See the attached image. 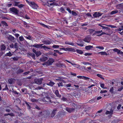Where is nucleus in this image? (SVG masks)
Here are the masks:
<instances>
[{
	"mask_svg": "<svg viewBox=\"0 0 123 123\" xmlns=\"http://www.w3.org/2000/svg\"><path fill=\"white\" fill-rule=\"evenodd\" d=\"M8 81L9 84H12L15 82V80L11 78L8 79Z\"/></svg>",
	"mask_w": 123,
	"mask_h": 123,
	"instance_id": "nucleus-18",
	"label": "nucleus"
},
{
	"mask_svg": "<svg viewBox=\"0 0 123 123\" xmlns=\"http://www.w3.org/2000/svg\"><path fill=\"white\" fill-rule=\"evenodd\" d=\"M54 62V60L53 59L51 58L49 59L47 62H45L43 64L44 65H46L47 66L50 65H51Z\"/></svg>",
	"mask_w": 123,
	"mask_h": 123,
	"instance_id": "nucleus-3",
	"label": "nucleus"
},
{
	"mask_svg": "<svg viewBox=\"0 0 123 123\" xmlns=\"http://www.w3.org/2000/svg\"><path fill=\"white\" fill-rule=\"evenodd\" d=\"M117 9H123V4L118 5L117 6Z\"/></svg>",
	"mask_w": 123,
	"mask_h": 123,
	"instance_id": "nucleus-19",
	"label": "nucleus"
},
{
	"mask_svg": "<svg viewBox=\"0 0 123 123\" xmlns=\"http://www.w3.org/2000/svg\"><path fill=\"white\" fill-rule=\"evenodd\" d=\"M1 85L2 86V87L3 88H4L5 87V88L3 89V90H8V88L7 87V85L6 84L1 83Z\"/></svg>",
	"mask_w": 123,
	"mask_h": 123,
	"instance_id": "nucleus-12",
	"label": "nucleus"
},
{
	"mask_svg": "<svg viewBox=\"0 0 123 123\" xmlns=\"http://www.w3.org/2000/svg\"><path fill=\"white\" fill-rule=\"evenodd\" d=\"M57 111V110L56 109L54 110H53L50 115L51 117H53L55 116L56 113V111Z\"/></svg>",
	"mask_w": 123,
	"mask_h": 123,
	"instance_id": "nucleus-21",
	"label": "nucleus"
},
{
	"mask_svg": "<svg viewBox=\"0 0 123 123\" xmlns=\"http://www.w3.org/2000/svg\"><path fill=\"white\" fill-rule=\"evenodd\" d=\"M81 43H77V44L79 46H80L81 47H82L84 45V43H83V42L81 41Z\"/></svg>",
	"mask_w": 123,
	"mask_h": 123,
	"instance_id": "nucleus-47",
	"label": "nucleus"
},
{
	"mask_svg": "<svg viewBox=\"0 0 123 123\" xmlns=\"http://www.w3.org/2000/svg\"><path fill=\"white\" fill-rule=\"evenodd\" d=\"M120 121V120H114L112 122V123H118Z\"/></svg>",
	"mask_w": 123,
	"mask_h": 123,
	"instance_id": "nucleus-36",
	"label": "nucleus"
},
{
	"mask_svg": "<svg viewBox=\"0 0 123 123\" xmlns=\"http://www.w3.org/2000/svg\"><path fill=\"white\" fill-rule=\"evenodd\" d=\"M11 12L15 14H18V11L16 8L12 7L10 9Z\"/></svg>",
	"mask_w": 123,
	"mask_h": 123,
	"instance_id": "nucleus-4",
	"label": "nucleus"
},
{
	"mask_svg": "<svg viewBox=\"0 0 123 123\" xmlns=\"http://www.w3.org/2000/svg\"><path fill=\"white\" fill-rule=\"evenodd\" d=\"M42 42L44 44L46 45H49L51 43V41H49L48 40L43 41Z\"/></svg>",
	"mask_w": 123,
	"mask_h": 123,
	"instance_id": "nucleus-15",
	"label": "nucleus"
},
{
	"mask_svg": "<svg viewBox=\"0 0 123 123\" xmlns=\"http://www.w3.org/2000/svg\"><path fill=\"white\" fill-rule=\"evenodd\" d=\"M25 37L27 39H28L29 40H31V37L30 36H28V37L25 36Z\"/></svg>",
	"mask_w": 123,
	"mask_h": 123,
	"instance_id": "nucleus-64",
	"label": "nucleus"
},
{
	"mask_svg": "<svg viewBox=\"0 0 123 123\" xmlns=\"http://www.w3.org/2000/svg\"><path fill=\"white\" fill-rule=\"evenodd\" d=\"M54 51L55 52H56L58 53V54H59V55H62V53L60 52L58 50H54Z\"/></svg>",
	"mask_w": 123,
	"mask_h": 123,
	"instance_id": "nucleus-49",
	"label": "nucleus"
},
{
	"mask_svg": "<svg viewBox=\"0 0 123 123\" xmlns=\"http://www.w3.org/2000/svg\"><path fill=\"white\" fill-rule=\"evenodd\" d=\"M19 39L20 41H23L24 40V38L22 36H20L19 37Z\"/></svg>",
	"mask_w": 123,
	"mask_h": 123,
	"instance_id": "nucleus-54",
	"label": "nucleus"
},
{
	"mask_svg": "<svg viewBox=\"0 0 123 123\" xmlns=\"http://www.w3.org/2000/svg\"><path fill=\"white\" fill-rule=\"evenodd\" d=\"M95 102V100L94 99H92L90 100L89 101V102L91 103H92Z\"/></svg>",
	"mask_w": 123,
	"mask_h": 123,
	"instance_id": "nucleus-50",
	"label": "nucleus"
},
{
	"mask_svg": "<svg viewBox=\"0 0 123 123\" xmlns=\"http://www.w3.org/2000/svg\"><path fill=\"white\" fill-rule=\"evenodd\" d=\"M60 45H54V44L52 47L53 48H54L55 49L58 48L59 47Z\"/></svg>",
	"mask_w": 123,
	"mask_h": 123,
	"instance_id": "nucleus-41",
	"label": "nucleus"
},
{
	"mask_svg": "<svg viewBox=\"0 0 123 123\" xmlns=\"http://www.w3.org/2000/svg\"><path fill=\"white\" fill-rule=\"evenodd\" d=\"M24 70L22 69H19L17 71V72L18 74H20L23 72Z\"/></svg>",
	"mask_w": 123,
	"mask_h": 123,
	"instance_id": "nucleus-34",
	"label": "nucleus"
},
{
	"mask_svg": "<svg viewBox=\"0 0 123 123\" xmlns=\"http://www.w3.org/2000/svg\"><path fill=\"white\" fill-rule=\"evenodd\" d=\"M31 7L34 9H36L38 6L36 3L34 2H31Z\"/></svg>",
	"mask_w": 123,
	"mask_h": 123,
	"instance_id": "nucleus-9",
	"label": "nucleus"
},
{
	"mask_svg": "<svg viewBox=\"0 0 123 123\" xmlns=\"http://www.w3.org/2000/svg\"><path fill=\"white\" fill-rule=\"evenodd\" d=\"M1 12H3L5 13H6L7 12V11L6 8H4L2 10H0Z\"/></svg>",
	"mask_w": 123,
	"mask_h": 123,
	"instance_id": "nucleus-31",
	"label": "nucleus"
},
{
	"mask_svg": "<svg viewBox=\"0 0 123 123\" xmlns=\"http://www.w3.org/2000/svg\"><path fill=\"white\" fill-rule=\"evenodd\" d=\"M108 26L109 27H110L111 28H116V26L112 25H108Z\"/></svg>",
	"mask_w": 123,
	"mask_h": 123,
	"instance_id": "nucleus-61",
	"label": "nucleus"
},
{
	"mask_svg": "<svg viewBox=\"0 0 123 123\" xmlns=\"http://www.w3.org/2000/svg\"><path fill=\"white\" fill-rule=\"evenodd\" d=\"M1 23L2 24H3L4 25H5L6 26H7V23L5 21H2L1 22Z\"/></svg>",
	"mask_w": 123,
	"mask_h": 123,
	"instance_id": "nucleus-51",
	"label": "nucleus"
},
{
	"mask_svg": "<svg viewBox=\"0 0 123 123\" xmlns=\"http://www.w3.org/2000/svg\"><path fill=\"white\" fill-rule=\"evenodd\" d=\"M8 38L11 41H12L14 40V38L13 36H12L11 35H10L8 37Z\"/></svg>",
	"mask_w": 123,
	"mask_h": 123,
	"instance_id": "nucleus-27",
	"label": "nucleus"
},
{
	"mask_svg": "<svg viewBox=\"0 0 123 123\" xmlns=\"http://www.w3.org/2000/svg\"><path fill=\"white\" fill-rule=\"evenodd\" d=\"M111 109L110 111H107L105 114L106 115L109 114L111 116V115L113 113V110L112 109V108H111Z\"/></svg>",
	"mask_w": 123,
	"mask_h": 123,
	"instance_id": "nucleus-14",
	"label": "nucleus"
},
{
	"mask_svg": "<svg viewBox=\"0 0 123 123\" xmlns=\"http://www.w3.org/2000/svg\"><path fill=\"white\" fill-rule=\"evenodd\" d=\"M42 48H43L45 50H46L48 49H50L51 48H50L47 46L45 45L43 46Z\"/></svg>",
	"mask_w": 123,
	"mask_h": 123,
	"instance_id": "nucleus-25",
	"label": "nucleus"
},
{
	"mask_svg": "<svg viewBox=\"0 0 123 123\" xmlns=\"http://www.w3.org/2000/svg\"><path fill=\"white\" fill-rule=\"evenodd\" d=\"M20 2H15L14 3V6H18L19 4H20Z\"/></svg>",
	"mask_w": 123,
	"mask_h": 123,
	"instance_id": "nucleus-40",
	"label": "nucleus"
},
{
	"mask_svg": "<svg viewBox=\"0 0 123 123\" xmlns=\"http://www.w3.org/2000/svg\"><path fill=\"white\" fill-rule=\"evenodd\" d=\"M114 88H115V87H111L110 88V91L111 93H113V90Z\"/></svg>",
	"mask_w": 123,
	"mask_h": 123,
	"instance_id": "nucleus-39",
	"label": "nucleus"
},
{
	"mask_svg": "<svg viewBox=\"0 0 123 123\" xmlns=\"http://www.w3.org/2000/svg\"><path fill=\"white\" fill-rule=\"evenodd\" d=\"M50 112L48 110L41 111L39 114L38 117L40 119L48 118L50 117Z\"/></svg>",
	"mask_w": 123,
	"mask_h": 123,
	"instance_id": "nucleus-1",
	"label": "nucleus"
},
{
	"mask_svg": "<svg viewBox=\"0 0 123 123\" xmlns=\"http://www.w3.org/2000/svg\"><path fill=\"white\" fill-rule=\"evenodd\" d=\"M43 79H36L34 80V82L37 84H41Z\"/></svg>",
	"mask_w": 123,
	"mask_h": 123,
	"instance_id": "nucleus-7",
	"label": "nucleus"
},
{
	"mask_svg": "<svg viewBox=\"0 0 123 123\" xmlns=\"http://www.w3.org/2000/svg\"><path fill=\"white\" fill-rule=\"evenodd\" d=\"M107 92V91L106 90H101L100 92V93H104L105 92Z\"/></svg>",
	"mask_w": 123,
	"mask_h": 123,
	"instance_id": "nucleus-52",
	"label": "nucleus"
},
{
	"mask_svg": "<svg viewBox=\"0 0 123 123\" xmlns=\"http://www.w3.org/2000/svg\"><path fill=\"white\" fill-rule=\"evenodd\" d=\"M33 52L36 54L37 57H38L41 54V52L40 51H36L35 50L33 49L32 50Z\"/></svg>",
	"mask_w": 123,
	"mask_h": 123,
	"instance_id": "nucleus-13",
	"label": "nucleus"
},
{
	"mask_svg": "<svg viewBox=\"0 0 123 123\" xmlns=\"http://www.w3.org/2000/svg\"><path fill=\"white\" fill-rule=\"evenodd\" d=\"M71 84H65L64 85V86L65 87L67 88V87H70L71 86Z\"/></svg>",
	"mask_w": 123,
	"mask_h": 123,
	"instance_id": "nucleus-45",
	"label": "nucleus"
},
{
	"mask_svg": "<svg viewBox=\"0 0 123 123\" xmlns=\"http://www.w3.org/2000/svg\"><path fill=\"white\" fill-rule=\"evenodd\" d=\"M123 89V86H121L118 89V91H121Z\"/></svg>",
	"mask_w": 123,
	"mask_h": 123,
	"instance_id": "nucleus-55",
	"label": "nucleus"
},
{
	"mask_svg": "<svg viewBox=\"0 0 123 123\" xmlns=\"http://www.w3.org/2000/svg\"><path fill=\"white\" fill-rule=\"evenodd\" d=\"M58 116L59 117H63L65 115V113L63 112H58Z\"/></svg>",
	"mask_w": 123,
	"mask_h": 123,
	"instance_id": "nucleus-20",
	"label": "nucleus"
},
{
	"mask_svg": "<svg viewBox=\"0 0 123 123\" xmlns=\"http://www.w3.org/2000/svg\"><path fill=\"white\" fill-rule=\"evenodd\" d=\"M72 14L73 15H74L75 16H76L77 15V14L74 12L72 11Z\"/></svg>",
	"mask_w": 123,
	"mask_h": 123,
	"instance_id": "nucleus-56",
	"label": "nucleus"
},
{
	"mask_svg": "<svg viewBox=\"0 0 123 123\" xmlns=\"http://www.w3.org/2000/svg\"><path fill=\"white\" fill-rule=\"evenodd\" d=\"M91 37L90 36H88L86 37L85 38L83 39V40L85 42L89 43L91 40Z\"/></svg>",
	"mask_w": 123,
	"mask_h": 123,
	"instance_id": "nucleus-8",
	"label": "nucleus"
},
{
	"mask_svg": "<svg viewBox=\"0 0 123 123\" xmlns=\"http://www.w3.org/2000/svg\"><path fill=\"white\" fill-rule=\"evenodd\" d=\"M24 6V5L22 4H19L18 5V7L19 8H21L23 7Z\"/></svg>",
	"mask_w": 123,
	"mask_h": 123,
	"instance_id": "nucleus-59",
	"label": "nucleus"
},
{
	"mask_svg": "<svg viewBox=\"0 0 123 123\" xmlns=\"http://www.w3.org/2000/svg\"><path fill=\"white\" fill-rule=\"evenodd\" d=\"M97 76L103 80L104 79V78L103 77V76L102 75L99 74H97Z\"/></svg>",
	"mask_w": 123,
	"mask_h": 123,
	"instance_id": "nucleus-42",
	"label": "nucleus"
},
{
	"mask_svg": "<svg viewBox=\"0 0 123 123\" xmlns=\"http://www.w3.org/2000/svg\"><path fill=\"white\" fill-rule=\"evenodd\" d=\"M77 77L79 79H82L85 80L86 77L81 76H77Z\"/></svg>",
	"mask_w": 123,
	"mask_h": 123,
	"instance_id": "nucleus-38",
	"label": "nucleus"
},
{
	"mask_svg": "<svg viewBox=\"0 0 123 123\" xmlns=\"http://www.w3.org/2000/svg\"><path fill=\"white\" fill-rule=\"evenodd\" d=\"M42 95L44 98H43L42 100V101L45 102V103L46 104L53 103V101H52L50 99V97L48 93H43Z\"/></svg>",
	"mask_w": 123,
	"mask_h": 123,
	"instance_id": "nucleus-2",
	"label": "nucleus"
},
{
	"mask_svg": "<svg viewBox=\"0 0 123 123\" xmlns=\"http://www.w3.org/2000/svg\"><path fill=\"white\" fill-rule=\"evenodd\" d=\"M65 43L66 44H68L73 46H74V44L73 43L69 42L68 41H66L65 42Z\"/></svg>",
	"mask_w": 123,
	"mask_h": 123,
	"instance_id": "nucleus-26",
	"label": "nucleus"
},
{
	"mask_svg": "<svg viewBox=\"0 0 123 123\" xmlns=\"http://www.w3.org/2000/svg\"><path fill=\"white\" fill-rule=\"evenodd\" d=\"M66 109L67 111L69 113L73 112L75 110L74 108H66Z\"/></svg>",
	"mask_w": 123,
	"mask_h": 123,
	"instance_id": "nucleus-16",
	"label": "nucleus"
},
{
	"mask_svg": "<svg viewBox=\"0 0 123 123\" xmlns=\"http://www.w3.org/2000/svg\"><path fill=\"white\" fill-rule=\"evenodd\" d=\"M81 105L80 104V105H79V104L77 105H75L76 106H74V107L75 108H76V107H78V108H79L80 107H82V106H81Z\"/></svg>",
	"mask_w": 123,
	"mask_h": 123,
	"instance_id": "nucleus-62",
	"label": "nucleus"
},
{
	"mask_svg": "<svg viewBox=\"0 0 123 123\" xmlns=\"http://www.w3.org/2000/svg\"><path fill=\"white\" fill-rule=\"evenodd\" d=\"M113 50L114 52H117L118 54H119V52H120V50L117 48H115L113 49Z\"/></svg>",
	"mask_w": 123,
	"mask_h": 123,
	"instance_id": "nucleus-35",
	"label": "nucleus"
},
{
	"mask_svg": "<svg viewBox=\"0 0 123 123\" xmlns=\"http://www.w3.org/2000/svg\"><path fill=\"white\" fill-rule=\"evenodd\" d=\"M96 48H98L100 49H104V48L102 46H96Z\"/></svg>",
	"mask_w": 123,
	"mask_h": 123,
	"instance_id": "nucleus-46",
	"label": "nucleus"
},
{
	"mask_svg": "<svg viewBox=\"0 0 123 123\" xmlns=\"http://www.w3.org/2000/svg\"><path fill=\"white\" fill-rule=\"evenodd\" d=\"M92 48L93 46L90 45H88L85 47V49L87 50H90Z\"/></svg>",
	"mask_w": 123,
	"mask_h": 123,
	"instance_id": "nucleus-24",
	"label": "nucleus"
},
{
	"mask_svg": "<svg viewBox=\"0 0 123 123\" xmlns=\"http://www.w3.org/2000/svg\"><path fill=\"white\" fill-rule=\"evenodd\" d=\"M55 83L52 81H50L49 82V83H47V85H48L49 86H53L54 84Z\"/></svg>",
	"mask_w": 123,
	"mask_h": 123,
	"instance_id": "nucleus-33",
	"label": "nucleus"
},
{
	"mask_svg": "<svg viewBox=\"0 0 123 123\" xmlns=\"http://www.w3.org/2000/svg\"><path fill=\"white\" fill-rule=\"evenodd\" d=\"M100 86L101 88H102L103 89L106 88V87H104L105 85L104 84L100 83Z\"/></svg>",
	"mask_w": 123,
	"mask_h": 123,
	"instance_id": "nucleus-43",
	"label": "nucleus"
},
{
	"mask_svg": "<svg viewBox=\"0 0 123 123\" xmlns=\"http://www.w3.org/2000/svg\"><path fill=\"white\" fill-rule=\"evenodd\" d=\"M60 11L61 12H62L64 11V9L63 7H61L60 9Z\"/></svg>",
	"mask_w": 123,
	"mask_h": 123,
	"instance_id": "nucleus-58",
	"label": "nucleus"
},
{
	"mask_svg": "<svg viewBox=\"0 0 123 123\" xmlns=\"http://www.w3.org/2000/svg\"><path fill=\"white\" fill-rule=\"evenodd\" d=\"M13 55V54H12L11 53L10 51H9V52L6 54V56L10 57L12 55Z\"/></svg>",
	"mask_w": 123,
	"mask_h": 123,
	"instance_id": "nucleus-37",
	"label": "nucleus"
},
{
	"mask_svg": "<svg viewBox=\"0 0 123 123\" xmlns=\"http://www.w3.org/2000/svg\"><path fill=\"white\" fill-rule=\"evenodd\" d=\"M62 3V2L61 1H58L57 3L53 2L52 3L50 4V6L55 5L59 6L61 5Z\"/></svg>",
	"mask_w": 123,
	"mask_h": 123,
	"instance_id": "nucleus-6",
	"label": "nucleus"
},
{
	"mask_svg": "<svg viewBox=\"0 0 123 123\" xmlns=\"http://www.w3.org/2000/svg\"><path fill=\"white\" fill-rule=\"evenodd\" d=\"M43 44H35L33 45V46L37 48H42V47Z\"/></svg>",
	"mask_w": 123,
	"mask_h": 123,
	"instance_id": "nucleus-10",
	"label": "nucleus"
},
{
	"mask_svg": "<svg viewBox=\"0 0 123 123\" xmlns=\"http://www.w3.org/2000/svg\"><path fill=\"white\" fill-rule=\"evenodd\" d=\"M13 59L14 61H17L18 59V58L17 56H16L13 57Z\"/></svg>",
	"mask_w": 123,
	"mask_h": 123,
	"instance_id": "nucleus-57",
	"label": "nucleus"
},
{
	"mask_svg": "<svg viewBox=\"0 0 123 123\" xmlns=\"http://www.w3.org/2000/svg\"><path fill=\"white\" fill-rule=\"evenodd\" d=\"M88 25V24L87 23H84L82 24H81V25L82 26H86Z\"/></svg>",
	"mask_w": 123,
	"mask_h": 123,
	"instance_id": "nucleus-63",
	"label": "nucleus"
},
{
	"mask_svg": "<svg viewBox=\"0 0 123 123\" xmlns=\"http://www.w3.org/2000/svg\"><path fill=\"white\" fill-rule=\"evenodd\" d=\"M57 84L59 87L61 86H63V84L62 82L58 83Z\"/></svg>",
	"mask_w": 123,
	"mask_h": 123,
	"instance_id": "nucleus-53",
	"label": "nucleus"
},
{
	"mask_svg": "<svg viewBox=\"0 0 123 123\" xmlns=\"http://www.w3.org/2000/svg\"><path fill=\"white\" fill-rule=\"evenodd\" d=\"M118 12L117 10H116L112 11L111 12L110 14L111 15H113L117 13Z\"/></svg>",
	"mask_w": 123,
	"mask_h": 123,
	"instance_id": "nucleus-29",
	"label": "nucleus"
},
{
	"mask_svg": "<svg viewBox=\"0 0 123 123\" xmlns=\"http://www.w3.org/2000/svg\"><path fill=\"white\" fill-rule=\"evenodd\" d=\"M99 54H100L102 55H107V53L105 51H102L98 53Z\"/></svg>",
	"mask_w": 123,
	"mask_h": 123,
	"instance_id": "nucleus-30",
	"label": "nucleus"
},
{
	"mask_svg": "<svg viewBox=\"0 0 123 123\" xmlns=\"http://www.w3.org/2000/svg\"><path fill=\"white\" fill-rule=\"evenodd\" d=\"M6 48L4 44H2L0 46V50L1 51L4 50Z\"/></svg>",
	"mask_w": 123,
	"mask_h": 123,
	"instance_id": "nucleus-23",
	"label": "nucleus"
},
{
	"mask_svg": "<svg viewBox=\"0 0 123 123\" xmlns=\"http://www.w3.org/2000/svg\"><path fill=\"white\" fill-rule=\"evenodd\" d=\"M85 80H87L89 82H93L92 80L90 78L88 77H86Z\"/></svg>",
	"mask_w": 123,
	"mask_h": 123,
	"instance_id": "nucleus-22",
	"label": "nucleus"
},
{
	"mask_svg": "<svg viewBox=\"0 0 123 123\" xmlns=\"http://www.w3.org/2000/svg\"><path fill=\"white\" fill-rule=\"evenodd\" d=\"M55 94L57 97H61V95L59 94L58 90H56L55 91Z\"/></svg>",
	"mask_w": 123,
	"mask_h": 123,
	"instance_id": "nucleus-28",
	"label": "nucleus"
},
{
	"mask_svg": "<svg viewBox=\"0 0 123 123\" xmlns=\"http://www.w3.org/2000/svg\"><path fill=\"white\" fill-rule=\"evenodd\" d=\"M8 115H10L12 116H14V114L12 113H8Z\"/></svg>",
	"mask_w": 123,
	"mask_h": 123,
	"instance_id": "nucleus-60",
	"label": "nucleus"
},
{
	"mask_svg": "<svg viewBox=\"0 0 123 123\" xmlns=\"http://www.w3.org/2000/svg\"><path fill=\"white\" fill-rule=\"evenodd\" d=\"M76 51L78 53L80 54H82L83 53V52L81 50L78 49H76Z\"/></svg>",
	"mask_w": 123,
	"mask_h": 123,
	"instance_id": "nucleus-32",
	"label": "nucleus"
},
{
	"mask_svg": "<svg viewBox=\"0 0 123 123\" xmlns=\"http://www.w3.org/2000/svg\"><path fill=\"white\" fill-rule=\"evenodd\" d=\"M12 90L11 91V92L13 93L14 96L16 97H18L20 95V93L16 91H15L13 89H12Z\"/></svg>",
	"mask_w": 123,
	"mask_h": 123,
	"instance_id": "nucleus-5",
	"label": "nucleus"
},
{
	"mask_svg": "<svg viewBox=\"0 0 123 123\" xmlns=\"http://www.w3.org/2000/svg\"><path fill=\"white\" fill-rule=\"evenodd\" d=\"M81 63H82L84 65H91V64L90 63L87 62H81Z\"/></svg>",
	"mask_w": 123,
	"mask_h": 123,
	"instance_id": "nucleus-44",
	"label": "nucleus"
},
{
	"mask_svg": "<svg viewBox=\"0 0 123 123\" xmlns=\"http://www.w3.org/2000/svg\"><path fill=\"white\" fill-rule=\"evenodd\" d=\"M48 59L47 57L45 56H43L41 58L40 60L42 62H44L47 60Z\"/></svg>",
	"mask_w": 123,
	"mask_h": 123,
	"instance_id": "nucleus-17",
	"label": "nucleus"
},
{
	"mask_svg": "<svg viewBox=\"0 0 123 123\" xmlns=\"http://www.w3.org/2000/svg\"><path fill=\"white\" fill-rule=\"evenodd\" d=\"M40 24L44 27L46 28H48V27L46 25L43 23H40Z\"/></svg>",
	"mask_w": 123,
	"mask_h": 123,
	"instance_id": "nucleus-48",
	"label": "nucleus"
},
{
	"mask_svg": "<svg viewBox=\"0 0 123 123\" xmlns=\"http://www.w3.org/2000/svg\"><path fill=\"white\" fill-rule=\"evenodd\" d=\"M102 15L101 13L96 12L93 14V16L95 18H97L101 16Z\"/></svg>",
	"mask_w": 123,
	"mask_h": 123,
	"instance_id": "nucleus-11",
	"label": "nucleus"
}]
</instances>
